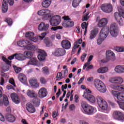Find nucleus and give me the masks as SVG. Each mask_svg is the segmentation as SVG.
<instances>
[{
    "label": "nucleus",
    "mask_w": 124,
    "mask_h": 124,
    "mask_svg": "<svg viewBox=\"0 0 124 124\" xmlns=\"http://www.w3.org/2000/svg\"><path fill=\"white\" fill-rule=\"evenodd\" d=\"M96 99L98 106L103 110L104 113L110 112L111 108H108L107 102L102 97L100 96H97Z\"/></svg>",
    "instance_id": "nucleus-1"
},
{
    "label": "nucleus",
    "mask_w": 124,
    "mask_h": 124,
    "mask_svg": "<svg viewBox=\"0 0 124 124\" xmlns=\"http://www.w3.org/2000/svg\"><path fill=\"white\" fill-rule=\"evenodd\" d=\"M26 94L30 98H33V104L35 106H39L40 101L38 98H37V93H35V91L33 90H28L27 91Z\"/></svg>",
    "instance_id": "nucleus-2"
},
{
    "label": "nucleus",
    "mask_w": 124,
    "mask_h": 124,
    "mask_svg": "<svg viewBox=\"0 0 124 124\" xmlns=\"http://www.w3.org/2000/svg\"><path fill=\"white\" fill-rule=\"evenodd\" d=\"M81 105L83 111L85 114L87 115H92V114H93L94 111H95V109L93 106L89 105V104L87 103L86 102H81Z\"/></svg>",
    "instance_id": "nucleus-3"
},
{
    "label": "nucleus",
    "mask_w": 124,
    "mask_h": 124,
    "mask_svg": "<svg viewBox=\"0 0 124 124\" xmlns=\"http://www.w3.org/2000/svg\"><path fill=\"white\" fill-rule=\"evenodd\" d=\"M94 85L96 89L100 93H106L107 91L106 86L102 81L99 79H97L94 82Z\"/></svg>",
    "instance_id": "nucleus-4"
},
{
    "label": "nucleus",
    "mask_w": 124,
    "mask_h": 124,
    "mask_svg": "<svg viewBox=\"0 0 124 124\" xmlns=\"http://www.w3.org/2000/svg\"><path fill=\"white\" fill-rule=\"evenodd\" d=\"M61 18L60 16H54L51 17L49 20V23L51 26H53L54 27L56 26H58L61 23Z\"/></svg>",
    "instance_id": "nucleus-5"
},
{
    "label": "nucleus",
    "mask_w": 124,
    "mask_h": 124,
    "mask_svg": "<svg viewBox=\"0 0 124 124\" xmlns=\"http://www.w3.org/2000/svg\"><path fill=\"white\" fill-rule=\"evenodd\" d=\"M109 32L111 36L116 37L118 34V25L114 23L111 24L109 28Z\"/></svg>",
    "instance_id": "nucleus-6"
},
{
    "label": "nucleus",
    "mask_w": 124,
    "mask_h": 124,
    "mask_svg": "<svg viewBox=\"0 0 124 124\" xmlns=\"http://www.w3.org/2000/svg\"><path fill=\"white\" fill-rule=\"evenodd\" d=\"M62 18L65 21L62 23V26L65 27V28H72V27L74 26V22L72 21H69L70 18H69L68 16H63Z\"/></svg>",
    "instance_id": "nucleus-7"
},
{
    "label": "nucleus",
    "mask_w": 124,
    "mask_h": 124,
    "mask_svg": "<svg viewBox=\"0 0 124 124\" xmlns=\"http://www.w3.org/2000/svg\"><path fill=\"white\" fill-rule=\"evenodd\" d=\"M112 94L113 97H116L119 101H124V93L112 91Z\"/></svg>",
    "instance_id": "nucleus-8"
},
{
    "label": "nucleus",
    "mask_w": 124,
    "mask_h": 124,
    "mask_svg": "<svg viewBox=\"0 0 124 124\" xmlns=\"http://www.w3.org/2000/svg\"><path fill=\"white\" fill-rule=\"evenodd\" d=\"M101 10L106 13H110L113 11V6L110 4H105L101 6Z\"/></svg>",
    "instance_id": "nucleus-9"
},
{
    "label": "nucleus",
    "mask_w": 124,
    "mask_h": 124,
    "mask_svg": "<svg viewBox=\"0 0 124 124\" xmlns=\"http://www.w3.org/2000/svg\"><path fill=\"white\" fill-rule=\"evenodd\" d=\"M113 117L115 120L124 121V114L121 111H115L113 112Z\"/></svg>",
    "instance_id": "nucleus-10"
},
{
    "label": "nucleus",
    "mask_w": 124,
    "mask_h": 124,
    "mask_svg": "<svg viewBox=\"0 0 124 124\" xmlns=\"http://www.w3.org/2000/svg\"><path fill=\"white\" fill-rule=\"evenodd\" d=\"M108 81L111 84H122L124 82V79L120 77H114L110 78Z\"/></svg>",
    "instance_id": "nucleus-11"
},
{
    "label": "nucleus",
    "mask_w": 124,
    "mask_h": 124,
    "mask_svg": "<svg viewBox=\"0 0 124 124\" xmlns=\"http://www.w3.org/2000/svg\"><path fill=\"white\" fill-rule=\"evenodd\" d=\"M108 34H109V29L102 28L99 34V37L100 38H103L105 40L108 36Z\"/></svg>",
    "instance_id": "nucleus-12"
},
{
    "label": "nucleus",
    "mask_w": 124,
    "mask_h": 124,
    "mask_svg": "<svg viewBox=\"0 0 124 124\" xmlns=\"http://www.w3.org/2000/svg\"><path fill=\"white\" fill-rule=\"evenodd\" d=\"M106 59L101 61V62H108V61L110 59H112V57H114V56H115V54H114L113 51H112L110 50H108L106 51Z\"/></svg>",
    "instance_id": "nucleus-13"
},
{
    "label": "nucleus",
    "mask_w": 124,
    "mask_h": 124,
    "mask_svg": "<svg viewBox=\"0 0 124 124\" xmlns=\"http://www.w3.org/2000/svg\"><path fill=\"white\" fill-rule=\"evenodd\" d=\"M48 94V92H47V89L45 88H41L38 92V95L40 98H44L46 97Z\"/></svg>",
    "instance_id": "nucleus-14"
},
{
    "label": "nucleus",
    "mask_w": 124,
    "mask_h": 124,
    "mask_svg": "<svg viewBox=\"0 0 124 124\" xmlns=\"http://www.w3.org/2000/svg\"><path fill=\"white\" fill-rule=\"evenodd\" d=\"M66 51L63 48H57L55 49L53 54L56 57H62L65 55Z\"/></svg>",
    "instance_id": "nucleus-15"
},
{
    "label": "nucleus",
    "mask_w": 124,
    "mask_h": 124,
    "mask_svg": "<svg viewBox=\"0 0 124 124\" xmlns=\"http://www.w3.org/2000/svg\"><path fill=\"white\" fill-rule=\"evenodd\" d=\"M83 96L84 98H86L87 100L90 101V102H91L92 103H94L95 102V97L93 95L88 94V93H84Z\"/></svg>",
    "instance_id": "nucleus-16"
},
{
    "label": "nucleus",
    "mask_w": 124,
    "mask_h": 124,
    "mask_svg": "<svg viewBox=\"0 0 124 124\" xmlns=\"http://www.w3.org/2000/svg\"><path fill=\"white\" fill-rule=\"evenodd\" d=\"M114 16L115 18V20H116L118 24H119V26L122 27V26L124 25V21H123V19L122 17L120 15V14L118 12H115L114 14Z\"/></svg>",
    "instance_id": "nucleus-17"
},
{
    "label": "nucleus",
    "mask_w": 124,
    "mask_h": 124,
    "mask_svg": "<svg viewBox=\"0 0 124 124\" xmlns=\"http://www.w3.org/2000/svg\"><path fill=\"white\" fill-rule=\"evenodd\" d=\"M50 26L48 24H45L44 22H41L38 26L39 31H47Z\"/></svg>",
    "instance_id": "nucleus-18"
},
{
    "label": "nucleus",
    "mask_w": 124,
    "mask_h": 124,
    "mask_svg": "<svg viewBox=\"0 0 124 124\" xmlns=\"http://www.w3.org/2000/svg\"><path fill=\"white\" fill-rule=\"evenodd\" d=\"M61 45L62 48L66 49H70V47H71V43L67 40H62L61 42Z\"/></svg>",
    "instance_id": "nucleus-19"
},
{
    "label": "nucleus",
    "mask_w": 124,
    "mask_h": 124,
    "mask_svg": "<svg viewBox=\"0 0 124 124\" xmlns=\"http://www.w3.org/2000/svg\"><path fill=\"white\" fill-rule=\"evenodd\" d=\"M11 98L15 104H19L20 103V98L16 93H12L11 94Z\"/></svg>",
    "instance_id": "nucleus-20"
},
{
    "label": "nucleus",
    "mask_w": 124,
    "mask_h": 124,
    "mask_svg": "<svg viewBox=\"0 0 124 124\" xmlns=\"http://www.w3.org/2000/svg\"><path fill=\"white\" fill-rule=\"evenodd\" d=\"M18 46L19 47H25L27 48V46H28V44H31V42L29 40H20L18 41L17 43Z\"/></svg>",
    "instance_id": "nucleus-21"
},
{
    "label": "nucleus",
    "mask_w": 124,
    "mask_h": 124,
    "mask_svg": "<svg viewBox=\"0 0 124 124\" xmlns=\"http://www.w3.org/2000/svg\"><path fill=\"white\" fill-rule=\"evenodd\" d=\"M107 24H108V20H107V18H103L99 21L98 27H99V28H104L106 27Z\"/></svg>",
    "instance_id": "nucleus-22"
},
{
    "label": "nucleus",
    "mask_w": 124,
    "mask_h": 124,
    "mask_svg": "<svg viewBox=\"0 0 124 124\" xmlns=\"http://www.w3.org/2000/svg\"><path fill=\"white\" fill-rule=\"evenodd\" d=\"M30 85L33 88L39 87V83L37 82V79L34 78L29 80Z\"/></svg>",
    "instance_id": "nucleus-23"
},
{
    "label": "nucleus",
    "mask_w": 124,
    "mask_h": 124,
    "mask_svg": "<svg viewBox=\"0 0 124 124\" xmlns=\"http://www.w3.org/2000/svg\"><path fill=\"white\" fill-rule=\"evenodd\" d=\"M8 0H3L2 4V12L6 13L8 10Z\"/></svg>",
    "instance_id": "nucleus-24"
},
{
    "label": "nucleus",
    "mask_w": 124,
    "mask_h": 124,
    "mask_svg": "<svg viewBox=\"0 0 124 124\" xmlns=\"http://www.w3.org/2000/svg\"><path fill=\"white\" fill-rule=\"evenodd\" d=\"M4 104L5 106H8L9 105V101H8V98L7 96L5 95H3V101L2 100L0 99V106H1Z\"/></svg>",
    "instance_id": "nucleus-25"
},
{
    "label": "nucleus",
    "mask_w": 124,
    "mask_h": 124,
    "mask_svg": "<svg viewBox=\"0 0 124 124\" xmlns=\"http://www.w3.org/2000/svg\"><path fill=\"white\" fill-rule=\"evenodd\" d=\"M18 79L22 84H24L26 85L28 81H27V76L25 75V74L23 73H20L18 75Z\"/></svg>",
    "instance_id": "nucleus-26"
},
{
    "label": "nucleus",
    "mask_w": 124,
    "mask_h": 124,
    "mask_svg": "<svg viewBox=\"0 0 124 124\" xmlns=\"http://www.w3.org/2000/svg\"><path fill=\"white\" fill-rule=\"evenodd\" d=\"M38 14L40 16H43V15H46L48 18H50L51 16L50 14V10H41L38 12Z\"/></svg>",
    "instance_id": "nucleus-27"
},
{
    "label": "nucleus",
    "mask_w": 124,
    "mask_h": 124,
    "mask_svg": "<svg viewBox=\"0 0 124 124\" xmlns=\"http://www.w3.org/2000/svg\"><path fill=\"white\" fill-rule=\"evenodd\" d=\"M6 120L9 123H14L16 121V117L12 114L7 113L6 114Z\"/></svg>",
    "instance_id": "nucleus-28"
},
{
    "label": "nucleus",
    "mask_w": 124,
    "mask_h": 124,
    "mask_svg": "<svg viewBox=\"0 0 124 124\" xmlns=\"http://www.w3.org/2000/svg\"><path fill=\"white\" fill-rule=\"evenodd\" d=\"M26 108L29 113H35V108H34V107L31 103H28L26 105Z\"/></svg>",
    "instance_id": "nucleus-29"
},
{
    "label": "nucleus",
    "mask_w": 124,
    "mask_h": 124,
    "mask_svg": "<svg viewBox=\"0 0 124 124\" xmlns=\"http://www.w3.org/2000/svg\"><path fill=\"white\" fill-rule=\"evenodd\" d=\"M98 33V30L94 29L91 31L89 39L91 40L95 38L96 36V35Z\"/></svg>",
    "instance_id": "nucleus-30"
},
{
    "label": "nucleus",
    "mask_w": 124,
    "mask_h": 124,
    "mask_svg": "<svg viewBox=\"0 0 124 124\" xmlns=\"http://www.w3.org/2000/svg\"><path fill=\"white\" fill-rule=\"evenodd\" d=\"M114 70L117 73H124V65H117L115 67Z\"/></svg>",
    "instance_id": "nucleus-31"
},
{
    "label": "nucleus",
    "mask_w": 124,
    "mask_h": 124,
    "mask_svg": "<svg viewBox=\"0 0 124 124\" xmlns=\"http://www.w3.org/2000/svg\"><path fill=\"white\" fill-rule=\"evenodd\" d=\"M37 46L35 45H31L30 44H28L26 46L27 50H30L31 51H36L37 50Z\"/></svg>",
    "instance_id": "nucleus-32"
},
{
    "label": "nucleus",
    "mask_w": 124,
    "mask_h": 124,
    "mask_svg": "<svg viewBox=\"0 0 124 124\" xmlns=\"http://www.w3.org/2000/svg\"><path fill=\"white\" fill-rule=\"evenodd\" d=\"M16 60H18V61H24V60H26V57H25V55L23 54H16Z\"/></svg>",
    "instance_id": "nucleus-33"
},
{
    "label": "nucleus",
    "mask_w": 124,
    "mask_h": 124,
    "mask_svg": "<svg viewBox=\"0 0 124 124\" xmlns=\"http://www.w3.org/2000/svg\"><path fill=\"white\" fill-rule=\"evenodd\" d=\"M50 4H51V0H45L42 3L43 7H45V8H48L50 6Z\"/></svg>",
    "instance_id": "nucleus-34"
},
{
    "label": "nucleus",
    "mask_w": 124,
    "mask_h": 124,
    "mask_svg": "<svg viewBox=\"0 0 124 124\" xmlns=\"http://www.w3.org/2000/svg\"><path fill=\"white\" fill-rule=\"evenodd\" d=\"M107 71H108V68L106 67H103L99 68L97 70V72L98 73L103 74V73H106Z\"/></svg>",
    "instance_id": "nucleus-35"
},
{
    "label": "nucleus",
    "mask_w": 124,
    "mask_h": 124,
    "mask_svg": "<svg viewBox=\"0 0 124 124\" xmlns=\"http://www.w3.org/2000/svg\"><path fill=\"white\" fill-rule=\"evenodd\" d=\"M27 64L31 65H36L37 64V60L35 58H31L28 62Z\"/></svg>",
    "instance_id": "nucleus-36"
},
{
    "label": "nucleus",
    "mask_w": 124,
    "mask_h": 124,
    "mask_svg": "<svg viewBox=\"0 0 124 124\" xmlns=\"http://www.w3.org/2000/svg\"><path fill=\"white\" fill-rule=\"evenodd\" d=\"M93 55H90L89 56V58H88V62L85 63L84 64L83 68V70L85 69L86 67L88 66V65H89V64H91V63L90 62H92V60H93Z\"/></svg>",
    "instance_id": "nucleus-37"
},
{
    "label": "nucleus",
    "mask_w": 124,
    "mask_h": 124,
    "mask_svg": "<svg viewBox=\"0 0 124 124\" xmlns=\"http://www.w3.org/2000/svg\"><path fill=\"white\" fill-rule=\"evenodd\" d=\"M46 57V53H45V52L44 53L41 52L38 55V59L39 61H44V60H45Z\"/></svg>",
    "instance_id": "nucleus-38"
},
{
    "label": "nucleus",
    "mask_w": 124,
    "mask_h": 124,
    "mask_svg": "<svg viewBox=\"0 0 124 124\" xmlns=\"http://www.w3.org/2000/svg\"><path fill=\"white\" fill-rule=\"evenodd\" d=\"M24 57L27 58V59H31L32 57V52L31 51H26L24 52Z\"/></svg>",
    "instance_id": "nucleus-39"
},
{
    "label": "nucleus",
    "mask_w": 124,
    "mask_h": 124,
    "mask_svg": "<svg viewBox=\"0 0 124 124\" xmlns=\"http://www.w3.org/2000/svg\"><path fill=\"white\" fill-rule=\"evenodd\" d=\"M42 69L44 75H49V74H50L49 68H48L47 66L43 67Z\"/></svg>",
    "instance_id": "nucleus-40"
},
{
    "label": "nucleus",
    "mask_w": 124,
    "mask_h": 124,
    "mask_svg": "<svg viewBox=\"0 0 124 124\" xmlns=\"http://www.w3.org/2000/svg\"><path fill=\"white\" fill-rule=\"evenodd\" d=\"M114 89L119 92H124V85H117L114 86Z\"/></svg>",
    "instance_id": "nucleus-41"
},
{
    "label": "nucleus",
    "mask_w": 124,
    "mask_h": 124,
    "mask_svg": "<svg viewBox=\"0 0 124 124\" xmlns=\"http://www.w3.org/2000/svg\"><path fill=\"white\" fill-rule=\"evenodd\" d=\"M81 0H74L72 2V6L76 8V7L79 5V3L81 2Z\"/></svg>",
    "instance_id": "nucleus-42"
},
{
    "label": "nucleus",
    "mask_w": 124,
    "mask_h": 124,
    "mask_svg": "<svg viewBox=\"0 0 124 124\" xmlns=\"http://www.w3.org/2000/svg\"><path fill=\"white\" fill-rule=\"evenodd\" d=\"M25 36L26 37H28L31 40L34 36V33L32 32H27Z\"/></svg>",
    "instance_id": "nucleus-43"
},
{
    "label": "nucleus",
    "mask_w": 124,
    "mask_h": 124,
    "mask_svg": "<svg viewBox=\"0 0 124 124\" xmlns=\"http://www.w3.org/2000/svg\"><path fill=\"white\" fill-rule=\"evenodd\" d=\"M44 42L46 45V47H50V46H52V43H51V41L50 40H49V38H46L44 40Z\"/></svg>",
    "instance_id": "nucleus-44"
},
{
    "label": "nucleus",
    "mask_w": 124,
    "mask_h": 124,
    "mask_svg": "<svg viewBox=\"0 0 124 124\" xmlns=\"http://www.w3.org/2000/svg\"><path fill=\"white\" fill-rule=\"evenodd\" d=\"M118 14L121 16V17H123L124 18V8L122 7L118 8Z\"/></svg>",
    "instance_id": "nucleus-45"
},
{
    "label": "nucleus",
    "mask_w": 124,
    "mask_h": 124,
    "mask_svg": "<svg viewBox=\"0 0 124 124\" xmlns=\"http://www.w3.org/2000/svg\"><path fill=\"white\" fill-rule=\"evenodd\" d=\"M13 68L16 72V73H20L22 71V68L18 67L17 66L14 65Z\"/></svg>",
    "instance_id": "nucleus-46"
},
{
    "label": "nucleus",
    "mask_w": 124,
    "mask_h": 124,
    "mask_svg": "<svg viewBox=\"0 0 124 124\" xmlns=\"http://www.w3.org/2000/svg\"><path fill=\"white\" fill-rule=\"evenodd\" d=\"M2 59L3 61L4 62L7 64L10 65V66H11V61H9L7 59H6V58L4 57V56L2 57Z\"/></svg>",
    "instance_id": "nucleus-47"
},
{
    "label": "nucleus",
    "mask_w": 124,
    "mask_h": 124,
    "mask_svg": "<svg viewBox=\"0 0 124 124\" xmlns=\"http://www.w3.org/2000/svg\"><path fill=\"white\" fill-rule=\"evenodd\" d=\"M5 21H6V22L8 23V25L9 26H11V25H12L13 23L12 20L10 18H6L5 19Z\"/></svg>",
    "instance_id": "nucleus-48"
},
{
    "label": "nucleus",
    "mask_w": 124,
    "mask_h": 124,
    "mask_svg": "<svg viewBox=\"0 0 124 124\" xmlns=\"http://www.w3.org/2000/svg\"><path fill=\"white\" fill-rule=\"evenodd\" d=\"M46 34H47V32H43L41 33L42 36L40 35L38 36V38H39L40 40H42V39H43V38L45 37V35H46Z\"/></svg>",
    "instance_id": "nucleus-49"
},
{
    "label": "nucleus",
    "mask_w": 124,
    "mask_h": 124,
    "mask_svg": "<svg viewBox=\"0 0 124 124\" xmlns=\"http://www.w3.org/2000/svg\"><path fill=\"white\" fill-rule=\"evenodd\" d=\"M115 51H117V52H124V48L116 46L115 47Z\"/></svg>",
    "instance_id": "nucleus-50"
},
{
    "label": "nucleus",
    "mask_w": 124,
    "mask_h": 124,
    "mask_svg": "<svg viewBox=\"0 0 124 124\" xmlns=\"http://www.w3.org/2000/svg\"><path fill=\"white\" fill-rule=\"evenodd\" d=\"M79 46H80V45H77V42H75L74 46L72 50V53L75 52V51L76 50V48H78Z\"/></svg>",
    "instance_id": "nucleus-51"
},
{
    "label": "nucleus",
    "mask_w": 124,
    "mask_h": 124,
    "mask_svg": "<svg viewBox=\"0 0 124 124\" xmlns=\"http://www.w3.org/2000/svg\"><path fill=\"white\" fill-rule=\"evenodd\" d=\"M62 72L63 73V77L64 78H65V77H67V75H68V69L67 68H66L65 70H64V71H62Z\"/></svg>",
    "instance_id": "nucleus-52"
},
{
    "label": "nucleus",
    "mask_w": 124,
    "mask_h": 124,
    "mask_svg": "<svg viewBox=\"0 0 124 124\" xmlns=\"http://www.w3.org/2000/svg\"><path fill=\"white\" fill-rule=\"evenodd\" d=\"M117 102L119 104L120 108L124 110V102H119V101H117Z\"/></svg>",
    "instance_id": "nucleus-53"
},
{
    "label": "nucleus",
    "mask_w": 124,
    "mask_h": 124,
    "mask_svg": "<svg viewBox=\"0 0 124 124\" xmlns=\"http://www.w3.org/2000/svg\"><path fill=\"white\" fill-rule=\"evenodd\" d=\"M88 15H89V14L88 13H86L85 14V15L83 16V17L82 18V21H88V20H89V18H90L89 16H88Z\"/></svg>",
    "instance_id": "nucleus-54"
},
{
    "label": "nucleus",
    "mask_w": 124,
    "mask_h": 124,
    "mask_svg": "<svg viewBox=\"0 0 124 124\" xmlns=\"http://www.w3.org/2000/svg\"><path fill=\"white\" fill-rule=\"evenodd\" d=\"M56 78H58L61 80H62V78H64L63 77V76H62V72H59L57 74Z\"/></svg>",
    "instance_id": "nucleus-55"
},
{
    "label": "nucleus",
    "mask_w": 124,
    "mask_h": 124,
    "mask_svg": "<svg viewBox=\"0 0 124 124\" xmlns=\"http://www.w3.org/2000/svg\"><path fill=\"white\" fill-rule=\"evenodd\" d=\"M104 41V39H103L102 38H100L99 36L98 37V38L97 40V43L98 45H100L101 43H102V42Z\"/></svg>",
    "instance_id": "nucleus-56"
},
{
    "label": "nucleus",
    "mask_w": 124,
    "mask_h": 124,
    "mask_svg": "<svg viewBox=\"0 0 124 124\" xmlns=\"http://www.w3.org/2000/svg\"><path fill=\"white\" fill-rule=\"evenodd\" d=\"M81 28L83 30L85 28H88V24H87L86 22H84L81 24Z\"/></svg>",
    "instance_id": "nucleus-57"
},
{
    "label": "nucleus",
    "mask_w": 124,
    "mask_h": 124,
    "mask_svg": "<svg viewBox=\"0 0 124 124\" xmlns=\"http://www.w3.org/2000/svg\"><path fill=\"white\" fill-rule=\"evenodd\" d=\"M40 81L41 84H46V79H45V78H40Z\"/></svg>",
    "instance_id": "nucleus-58"
},
{
    "label": "nucleus",
    "mask_w": 124,
    "mask_h": 124,
    "mask_svg": "<svg viewBox=\"0 0 124 124\" xmlns=\"http://www.w3.org/2000/svg\"><path fill=\"white\" fill-rule=\"evenodd\" d=\"M9 82L13 85L14 87H16L15 82L14 81V79L13 78H11L9 80Z\"/></svg>",
    "instance_id": "nucleus-59"
},
{
    "label": "nucleus",
    "mask_w": 124,
    "mask_h": 124,
    "mask_svg": "<svg viewBox=\"0 0 124 124\" xmlns=\"http://www.w3.org/2000/svg\"><path fill=\"white\" fill-rule=\"evenodd\" d=\"M14 58H16V54H13V55L10 56L8 57V60L10 61H11L14 59Z\"/></svg>",
    "instance_id": "nucleus-60"
},
{
    "label": "nucleus",
    "mask_w": 124,
    "mask_h": 124,
    "mask_svg": "<svg viewBox=\"0 0 124 124\" xmlns=\"http://www.w3.org/2000/svg\"><path fill=\"white\" fill-rule=\"evenodd\" d=\"M38 39H39V38H38V37H34V36L30 40H31V41H33V42H37V41H38Z\"/></svg>",
    "instance_id": "nucleus-61"
},
{
    "label": "nucleus",
    "mask_w": 124,
    "mask_h": 124,
    "mask_svg": "<svg viewBox=\"0 0 124 124\" xmlns=\"http://www.w3.org/2000/svg\"><path fill=\"white\" fill-rule=\"evenodd\" d=\"M86 57H87V54H86L85 53H84V54L80 57V59H81L82 62H84L85 59L86 58Z\"/></svg>",
    "instance_id": "nucleus-62"
},
{
    "label": "nucleus",
    "mask_w": 124,
    "mask_h": 124,
    "mask_svg": "<svg viewBox=\"0 0 124 124\" xmlns=\"http://www.w3.org/2000/svg\"><path fill=\"white\" fill-rule=\"evenodd\" d=\"M3 70L4 71V72H6V71H8V70H9V66H4L3 67Z\"/></svg>",
    "instance_id": "nucleus-63"
},
{
    "label": "nucleus",
    "mask_w": 124,
    "mask_h": 124,
    "mask_svg": "<svg viewBox=\"0 0 124 124\" xmlns=\"http://www.w3.org/2000/svg\"><path fill=\"white\" fill-rule=\"evenodd\" d=\"M93 65H90L86 68V71H89L90 69H93Z\"/></svg>",
    "instance_id": "nucleus-64"
}]
</instances>
